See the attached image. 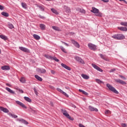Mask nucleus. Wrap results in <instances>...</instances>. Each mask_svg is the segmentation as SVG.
<instances>
[{
  "label": "nucleus",
  "mask_w": 127,
  "mask_h": 127,
  "mask_svg": "<svg viewBox=\"0 0 127 127\" xmlns=\"http://www.w3.org/2000/svg\"><path fill=\"white\" fill-rule=\"evenodd\" d=\"M21 5L23 8H25V9L27 8V5H26V3L22 2Z\"/></svg>",
  "instance_id": "473e14b6"
},
{
  "label": "nucleus",
  "mask_w": 127,
  "mask_h": 127,
  "mask_svg": "<svg viewBox=\"0 0 127 127\" xmlns=\"http://www.w3.org/2000/svg\"><path fill=\"white\" fill-rule=\"evenodd\" d=\"M5 90H6V91H7V92H8L10 94H12L13 95H14L15 94V92L13 91V90H11L10 88L8 87H6Z\"/></svg>",
  "instance_id": "2eb2a0df"
},
{
  "label": "nucleus",
  "mask_w": 127,
  "mask_h": 127,
  "mask_svg": "<svg viewBox=\"0 0 127 127\" xmlns=\"http://www.w3.org/2000/svg\"><path fill=\"white\" fill-rule=\"evenodd\" d=\"M1 14H2V15H3V16H5V17H8V16H9V14H8V13L4 11L2 12L1 13Z\"/></svg>",
  "instance_id": "412c9836"
},
{
  "label": "nucleus",
  "mask_w": 127,
  "mask_h": 127,
  "mask_svg": "<svg viewBox=\"0 0 127 127\" xmlns=\"http://www.w3.org/2000/svg\"><path fill=\"white\" fill-rule=\"evenodd\" d=\"M112 38L116 40H123L125 38V36L123 34H117L112 36Z\"/></svg>",
  "instance_id": "f03ea898"
},
{
  "label": "nucleus",
  "mask_w": 127,
  "mask_h": 127,
  "mask_svg": "<svg viewBox=\"0 0 127 127\" xmlns=\"http://www.w3.org/2000/svg\"><path fill=\"white\" fill-rule=\"evenodd\" d=\"M37 7L39 8L40 10H41L42 11H44V6L37 5Z\"/></svg>",
  "instance_id": "bb28decb"
},
{
  "label": "nucleus",
  "mask_w": 127,
  "mask_h": 127,
  "mask_svg": "<svg viewBox=\"0 0 127 127\" xmlns=\"http://www.w3.org/2000/svg\"><path fill=\"white\" fill-rule=\"evenodd\" d=\"M15 103H16L17 105H19V106L22 107V108H23V109H27V107L25 106V105H24V104L22 103L21 102L19 101H16Z\"/></svg>",
  "instance_id": "9d476101"
},
{
  "label": "nucleus",
  "mask_w": 127,
  "mask_h": 127,
  "mask_svg": "<svg viewBox=\"0 0 127 127\" xmlns=\"http://www.w3.org/2000/svg\"><path fill=\"white\" fill-rule=\"evenodd\" d=\"M61 112L63 113L64 116H65L66 118L70 120V121H74V119H73L70 115H69V114H68V112H67V111L65 110L61 109Z\"/></svg>",
  "instance_id": "20e7f679"
},
{
  "label": "nucleus",
  "mask_w": 127,
  "mask_h": 127,
  "mask_svg": "<svg viewBox=\"0 0 127 127\" xmlns=\"http://www.w3.org/2000/svg\"><path fill=\"white\" fill-rule=\"evenodd\" d=\"M33 37L36 40H39V39H40V36H39L38 35H37V34H34Z\"/></svg>",
  "instance_id": "a878e982"
},
{
  "label": "nucleus",
  "mask_w": 127,
  "mask_h": 127,
  "mask_svg": "<svg viewBox=\"0 0 127 127\" xmlns=\"http://www.w3.org/2000/svg\"><path fill=\"white\" fill-rule=\"evenodd\" d=\"M45 57L47 58V59H50L51 60H52V59L53 58V57L49 55H45Z\"/></svg>",
  "instance_id": "c85d7f7f"
},
{
  "label": "nucleus",
  "mask_w": 127,
  "mask_h": 127,
  "mask_svg": "<svg viewBox=\"0 0 127 127\" xmlns=\"http://www.w3.org/2000/svg\"><path fill=\"white\" fill-rule=\"evenodd\" d=\"M120 1H124L126 4H127V1L126 0H119Z\"/></svg>",
  "instance_id": "603ef678"
},
{
  "label": "nucleus",
  "mask_w": 127,
  "mask_h": 127,
  "mask_svg": "<svg viewBox=\"0 0 127 127\" xmlns=\"http://www.w3.org/2000/svg\"><path fill=\"white\" fill-rule=\"evenodd\" d=\"M34 91L35 94L37 96L38 95V92H37V90H36V89L35 88H34Z\"/></svg>",
  "instance_id": "37998d69"
},
{
  "label": "nucleus",
  "mask_w": 127,
  "mask_h": 127,
  "mask_svg": "<svg viewBox=\"0 0 127 127\" xmlns=\"http://www.w3.org/2000/svg\"><path fill=\"white\" fill-rule=\"evenodd\" d=\"M1 53V51H0V54Z\"/></svg>",
  "instance_id": "0e129e2a"
},
{
  "label": "nucleus",
  "mask_w": 127,
  "mask_h": 127,
  "mask_svg": "<svg viewBox=\"0 0 127 127\" xmlns=\"http://www.w3.org/2000/svg\"><path fill=\"white\" fill-rule=\"evenodd\" d=\"M3 8H4V7L3 6L0 5V10H3Z\"/></svg>",
  "instance_id": "09e8293b"
},
{
  "label": "nucleus",
  "mask_w": 127,
  "mask_h": 127,
  "mask_svg": "<svg viewBox=\"0 0 127 127\" xmlns=\"http://www.w3.org/2000/svg\"><path fill=\"white\" fill-rule=\"evenodd\" d=\"M104 2H109V0H101Z\"/></svg>",
  "instance_id": "4d7b16f0"
},
{
  "label": "nucleus",
  "mask_w": 127,
  "mask_h": 127,
  "mask_svg": "<svg viewBox=\"0 0 127 127\" xmlns=\"http://www.w3.org/2000/svg\"><path fill=\"white\" fill-rule=\"evenodd\" d=\"M24 99L26 102H28V103L31 102V99L29 97H27L26 96H25L24 97Z\"/></svg>",
  "instance_id": "cd10ccee"
},
{
  "label": "nucleus",
  "mask_w": 127,
  "mask_h": 127,
  "mask_svg": "<svg viewBox=\"0 0 127 127\" xmlns=\"http://www.w3.org/2000/svg\"><path fill=\"white\" fill-rule=\"evenodd\" d=\"M19 49H20V50L21 51H23V52H29V50L23 47H19Z\"/></svg>",
  "instance_id": "f8f14e48"
},
{
  "label": "nucleus",
  "mask_w": 127,
  "mask_h": 127,
  "mask_svg": "<svg viewBox=\"0 0 127 127\" xmlns=\"http://www.w3.org/2000/svg\"><path fill=\"white\" fill-rule=\"evenodd\" d=\"M61 42L64 44L65 46H67V47L69 46V44H67L66 43H65L64 42H63V41H61Z\"/></svg>",
  "instance_id": "a18cd8bd"
},
{
  "label": "nucleus",
  "mask_w": 127,
  "mask_h": 127,
  "mask_svg": "<svg viewBox=\"0 0 127 127\" xmlns=\"http://www.w3.org/2000/svg\"><path fill=\"white\" fill-rule=\"evenodd\" d=\"M29 111L30 112L33 113V114H36V110L32 109L31 107H30Z\"/></svg>",
  "instance_id": "2f4dec72"
},
{
  "label": "nucleus",
  "mask_w": 127,
  "mask_h": 127,
  "mask_svg": "<svg viewBox=\"0 0 127 127\" xmlns=\"http://www.w3.org/2000/svg\"><path fill=\"white\" fill-rule=\"evenodd\" d=\"M118 29L121 31H127V28L126 27H118Z\"/></svg>",
  "instance_id": "a211bd4d"
},
{
  "label": "nucleus",
  "mask_w": 127,
  "mask_h": 127,
  "mask_svg": "<svg viewBox=\"0 0 127 127\" xmlns=\"http://www.w3.org/2000/svg\"><path fill=\"white\" fill-rule=\"evenodd\" d=\"M115 82L119 84H121V85H127V82L124 81V80L121 79H115Z\"/></svg>",
  "instance_id": "1a4fd4ad"
},
{
  "label": "nucleus",
  "mask_w": 127,
  "mask_h": 127,
  "mask_svg": "<svg viewBox=\"0 0 127 127\" xmlns=\"http://www.w3.org/2000/svg\"><path fill=\"white\" fill-rule=\"evenodd\" d=\"M19 122H21L22 124H24V125H28V123L27 121H25L24 119H20L18 120Z\"/></svg>",
  "instance_id": "6ab92c4d"
},
{
  "label": "nucleus",
  "mask_w": 127,
  "mask_h": 127,
  "mask_svg": "<svg viewBox=\"0 0 127 127\" xmlns=\"http://www.w3.org/2000/svg\"><path fill=\"white\" fill-rule=\"evenodd\" d=\"M88 109H89V110H90V111L91 112H98L99 111L98 109L95 108H94V107L91 106H89L88 107Z\"/></svg>",
  "instance_id": "9b49d317"
},
{
  "label": "nucleus",
  "mask_w": 127,
  "mask_h": 127,
  "mask_svg": "<svg viewBox=\"0 0 127 127\" xmlns=\"http://www.w3.org/2000/svg\"><path fill=\"white\" fill-rule=\"evenodd\" d=\"M92 66L94 68V69H96L97 71H99V72H103V69H102L100 67H99L98 65H96L95 64H92Z\"/></svg>",
  "instance_id": "6e6552de"
},
{
  "label": "nucleus",
  "mask_w": 127,
  "mask_h": 127,
  "mask_svg": "<svg viewBox=\"0 0 127 127\" xmlns=\"http://www.w3.org/2000/svg\"><path fill=\"white\" fill-rule=\"evenodd\" d=\"M64 7L66 9V10H65L66 12H67V13L70 12L71 9H70L69 7L66 6H64Z\"/></svg>",
  "instance_id": "c756f323"
},
{
  "label": "nucleus",
  "mask_w": 127,
  "mask_h": 127,
  "mask_svg": "<svg viewBox=\"0 0 127 127\" xmlns=\"http://www.w3.org/2000/svg\"><path fill=\"white\" fill-rule=\"evenodd\" d=\"M65 89H69V88H68V87H65Z\"/></svg>",
  "instance_id": "69168bd1"
},
{
  "label": "nucleus",
  "mask_w": 127,
  "mask_h": 127,
  "mask_svg": "<svg viewBox=\"0 0 127 127\" xmlns=\"http://www.w3.org/2000/svg\"><path fill=\"white\" fill-rule=\"evenodd\" d=\"M95 81H96L97 83H98V84H102V83H103V82L102 81V80H100L99 79H96Z\"/></svg>",
  "instance_id": "4c0bfd02"
},
{
  "label": "nucleus",
  "mask_w": 127,
  "mask_h": 127,
  "mask_svg": "<svg viewBox=\"0 0 127 127\" xmlns=\"http://www.w3.org/2000/svg\"><path fill=\"white\" fill-rule=\"evenodd\" d=\"M10 116L12 117V118H14V119H16L17 118V116L13 114H10Z\"/></svg>",
  "instance_id": "ea45409f"
},
{
  "label": "nucleus",
  "mask_w": 127,
  "mask_h": 127,
  "mask_svg": "<svg viewBox=\"0 0 127 127\" xmlns=\"http://www.w3.org/2000/svg\"><path fill=\"white\" fill-rule=\"evenodd\" d=\"M81 77H82V78L83 79H85V80H88V79H89L90 77L86 74H81Z\"/></svg>",
  "instance_id": "5701e85b"
},
{
  "label": "nucleus",
  "mask_w": 127,
  "mask_h": 127,
  "mask_svg": "<svg viewBox=\"0 0 127 127\" xmlns=\"http://www.w3.org/2000/svg\"><path fill=\"white\" fill-rule=\"evenodd\" d=\"M53 29H54V30H56L57 31H59L60 30V28L58 27H56L55 26H53L52 27Z\"/></svg>",
  "instance_id": "7c9ffc66"
},
{
  "label": "nucleus",
  "mask_w": 127,
  "mask_h": 127,
  "mask_svg": "<svg viewBox=\"0 0 127 127\" xmlns=\"http://www.w3.org/2000/svg\"><path fill=\"white\" fill-rule=\"evenodd\" d=\"M48 0V1H49V0Z\"/></svg>",
  "instance_id": "338daca9"
},
{
  "label": "nucleus",
  "mask_w": 127,
  "mask_h": 127,
  "mask_svg": "<svg viewBox=\"0 0 127 127\" xmlns=\"http://www.w3.org/2000/svg\"><path fill=\"white\" fill-rule=\"evenodd\" d=\"M99 56L101 57L102 59H103V60H105V61H108V59H107V57L105 55L100 54Z\"/></svg>",
  "instance_id": "dca6fc26"
},
{
  "label": "nucleus",
  "mask_w": 127,
  "mask_h": 127,
  "mask_svg": "<svg viewBox=\"0 0 127 127\" xmlns=\"http://www.w3.org/2000/svg\"><path fill=\"white\" fill-rule=\"evenodd\" d=\"M119 77L122 78V79H123V80H127V78H126V77L124 76L123 75H119Z\"/></svg>",
  "instance_id": "79ce46f5"
},
{
  "label": "nucleus",
  "mask_w": 127,
  "mask_h": 127,
  "mask_svg": "<svg viewBox=\"0 0 127 127\" xmlns=\"http://www.w3.org/2000/svg\"><path fill=\"white\" fill-rule=\"evenodd\" d=\"M57 91H58V92H60V93H62V94H63V92H64V91H63V90H62L61 89H60L59 88H57Z\"/></svg>",
  "instance_id": "a19ab883"
},
{
  "label": "nucleus",
  "mask_w": 127,
  "mask_h": 127,
  "mask_svg": "<svg viewBox=\"0 0 127 127\" xmlns=\"http://www.w3.org/2000/svg\"><path fill=\"white\" fill-rule=\"evenodd\" d=\"M39 17H40V18H42V19H44V18H45V17L41 16V15H39Z\"/></svg>",
  "instance_id": "8fccbe9b"
},
{
  "label": "nucleus",
  "mask_w": 127,
  "mask_h": 127,
  "mask_svg": "<svg viewBox=\"0 0 127 127\" xmlns=\"http://www.w3.org/2000/svg\"><path fill=\"white\" fill-rule=\"evenodd\" d=\"M106 87H107V88H108V89L113 93L117 94H119V91L117 90V89H116V88H115V87H114L111 84L107 83L106 84Z\"/></svg>",
  "instance_id": "7ed1b4c3"
},
{
  "label": "nucleus",
  "mask_w": 127,
  "mask_h": 127,
  "mask_svg": "<svg viewBox=\"0 0 127 127\" xmlns=\"http://www.w3.org/2000/svg\"><path fill=\"white\" fill-rule=\"evenodd\" d=\"M40 27L42 30H44L46 26L44 25V24H40Z\"/></svg>",
  "instance_id": "393cba45"
},
{
  "label": "nucleus",
  "mask_w": 127,
  "mask_h": 127,
  "mask_svg": "<svg viewBox=\"0 0 127 127\" xmlns=\"http://www.w3.org/2000/svg\"><path fill=\"white\" fill-rule=\"evenodd\" d=\"M80 12H82V13H85V12H86V11L84 9H81V10H80Z\"/></svg>",
  "instance_id": "5fc2aeb1"
},
{
  "label": "nucleus",
  "mask_w": 127,
  "mask_h": 127,
  "mask_svg": "<svg viewBox=\"0 0 127 127\" xmlns=\"http://www.w3.org/2000/svg\"><path fill=\"white\" fill-rule=\"evenodd\" d=\"M71 41L72 44L76 47V48H80V44L77 42V41H75L74 40L71 39Z\"/></svg>",
  "instance_id": "0eeeda50"
},
{
  "label": "nucleus",
  "mask_w": 127,
  "mask_h": 127,
  "mask_svg": "<svg viewBox=\"0 0 127 127\" xmlns=\"http://www.w3.org/2000/svg\"><path fill=\"white\" fill-rule=\"evenodd\" d=\"M60 49H61L62 51H63V52H64V53H67L66 50H65V48H64V47H63V46H60Z\"/></svg>",
  "instance_id": "c9c22d12"
},
{
  "label": "nucleus",
  "mask_w": 127,
  "mask_h": 127,
  "mask_svg": "<svg viewBox=\"0 0 127 127\" xmlns=\"http://www.w3.org/2000/svg\"><path fill=\"white\" fill-rule=\"evenodd\" d=\"M79 92H80V93H82L84 92V90H82V89H79L78 90Z\"/></svg>",
  "instance_id": "052dcab7"
},
{
  "label": "nucleus",
  "mask_w": 127,
  "mask_h": 127,
  "mask_svg": "<svg viewBox=\"0 0 127 127\" xmlns=\"http://www.w3.org/2000/svg\"><path fill=\"white\" fill-rule=\"evenodd\" d=\"M51 11H52V12H53V13H55V14H59V13L58 12L57 10H56L55 9L53 8L51 9Z\"/></svg>",
  "instance_id": "72a5a7b5"
},
{
  "label": "nucleus",
  "mask_w": 127,
  "mask_h": 127,
  "mask_svg": "<svg viewBox=\"0 0 127 127\" xmlns=\"http://www.w3.org/2000/svg\"><path fill=\"white\" fill-rule=\"evenodd\" d=\"M72 108H76V106L75 105H72Z\"/></svg>",
  "instance_id": "e2e57ef3"
},
{
  "label": "nucleus",
  "mask_w": 127,
  "mask_h": 127,
  "mask_svg": "<svg viewBox=\"0 0 127 127\" xmlns=\"http://www.w3.org/2000/svg\"><path fill=\"white\" fill-rule=\"evenodd\" d=\"M115 71H116V68H113L111 69L109 72L110 73H113V72H115Z\"/></svg>",
  "instance_id": "c03bdc74"
},
{
  "label": "nucleus",
  "mask_w": 127,
  "mask_h": 127,
  "mask_svg": "<svg viewBox=\"0 0 127 127\" xmlns=\"http://www.w3.org/2000/svg\"><path fill=\"white\" fill-rule=\"evenodd\" d=\"M61 66L64 68L65 69H66V70H68V71H71V67L68 66L67 65L64 64H61Z\"/></svg>",
  "instance_id": "ddd939ff"
},
{
  "label": "nucleus",
  "mask_w": 127,
  "mask_h": 127,
  "mask_svg": "<svg viewBox=\"0 0 127 127\" xmlns=\"http://www.w3.org/2000/svg\"><path fill=\"white\" fill-rule=\"evenodd\" d=\"M50 106H51L52 107H53V106H54L53 103H52V102H50Z\"/></svg>",
  "instance_id": "680f3d73"
},
{
  "label": "nucleus",
  "mask_w": 127,
  "mask_h": 127,
  "mask_svg": "<svg viewBox=\"0 0 127 127\" xmlns=\"http://www.w3.org/2000/svg\"><path fill=\"white\" fill-rule=\"evenodd\" d=\"M105 114H111V111L110 110H106L105 111Z\"/></svg>",
  "instance_id": "de8ad7c7"
},
{
  "label": "nucleus",
  "mask_w": 127,
  "mask_h": 127,
  "mask_svg": "<svg viewBox=\"0 0 127 127\" xmlns=\"http://www.w3.org/2000/svg\"><path fill=\"white\" fill-rule=\"evenodd\" d=\"M8 25L9 28H10V29H12V28H14L13 25H12V24H11L10 23H8Z\"/></svg>",
  "instance_id": "f704fd0d"
},
{
  "label": "nucleus",
  "mask_w": 127,
  "mask_h": 127,
  "mask_svg": "<svg viewBox=\"0 0 127 127\" xmlns=\"http://www.w3.org/2000/svg\"><path fill=\"white\" fill-rule=\"evenodd\" d=\"M0 110L2 111V112H3V113H8V112H9L8 109L3 107H0Z\"/></svg>",
  "instance_id": "4468645a"
},
{
  "label": "nucleus",
  "mask_w": 127,
  "mask_h": 127,
  "mask_svg": "<svg viewBox=\"0 0 127 127\" xmlns=\"http://www.w3.org/2000/svg\"><path fill=\"white\" fill-rule=\"evenodd\" d=\"M38 71L42 74H45L46 73V70L44 68H38Z\"/></svg>",
  "instance_id": "f3484780"
},
{
  "label": "nucleus",
  "mask_w": 127,
  "mask_h": 127,
  "mask_svg": "<svg viewBox=\"0 0 127 127\" xmlns=\"http://www.w3.org/2000/svg\"><path fill=\"white\" fill-rule=\"evenodd\" d=\"M121 126L123 127H127V124H126L125 123H123V124H122Z\"/></svg>",
  "instance_id": "864d4df0"
},
{
  "label": "nucleus",
  "mask_w": 127,
  "mask_h": 127,
  "mask_svg": "<svg viewBox=\"0 0 127 127\" xmlns=\"http://www.w3.org/2000/svg\"><path fill=\"white\" fill-rule=\"evenodd\" d=\"M51 72L52 74H55V71H54L53 70H51Z\"/></svg>",
  "instance_id": "13d9d810"
},
{
  "label": "nucleus",
  "mask_w": 127,
  "mask_h": 127,
  "mask_svg": "<svg viewBox=\"0 0 127 127\" xmlns=\"http://www.w3.org/2000/svg\"><path fill=\"white\" fill-rule=\"evenodd\" d=\"M18 91H19V92H20V93H21V94H23V90H22V89H19Z\"/></svg>",
  "instance_id": "6e6d98bb"
},
{
  "label": "nucleus",
  "mask_w": 127,
  "mask_h": 127,
  "mask_svg": "<svg viewBox=\"0 0 127 127\" xmlns=\"http://www.w3.org/2000/svg\"><path fill=\"white\" fill-rule=\"evenodd\" d=\"M82 94H83L84 95H85V96H88V93L85 91H83V92H82Z\"/></svg>",
  "instance_id": "3c124183"
},
{
  "label": "nucleus",
  "mask_w": 127,
  "mask_h": 127,
  "mask_svg": "<svg viewBox=\"0 0 127 127\" xmlns=\"http://www.w3.org/2000/svg\"><path fill=\"white\" fill-rule=\"evenodd\" d=\"M63 94L64 95V96H65V97H69V95H68V94H67V93H66L65 92H63Z\"/></svg>",
  "instance_id": "49530a36"
},
{
  "label": "nucleus",
  "mask_w": 127,
  "mask_h": 127,
  "mask_svg": "<svg viewBox=\"0 0 127 127\" xmlns=\"http://www.w3.org/2000/svg\"><path fill=\"white\" fill-rule=\"evenodd\" d=\"M6 86L8 87H11V85L9 84V83H6Z\"/></svg>",
  "instance_id": "bf43d9fd"
},
{
  "label": "nucleus",
  "mask_w": 127,
  "mask_h": 127,
  "mask_svg": "<svg viewBox=\"0 0 127 127\" xmlns=\"http://www.w3.org/2000/svg\"><path fill=\"white\" fill-rule=\"evenodd\" d=\"M74 59L75 60H76V61H78V62H79L81 64H85V62H84V60H83V59H82L79 57H75Z\"/></svg>",
  "instance_id": "423d86ee"
},
{
  "label": "nucleus",
  "mask_w": 127,
  "mask_h": 127,
  "mask_svg": "<svg viewBox=\"0 0 127 127\" xmlns=\"http://www.w3.org/2000/svg\"><path fill=\"white\" fill-rule=\"evenodd\" d=\"M52 60H55L56 62H59V60L58 59H57L56 57H53V59Z\"/></svg>",
  "instance_id": "58836bf2"
},
{
  "label": "nucleus",
  "mask_w": 127,
  "mask_h": 127,
  "mask_svg": "<svg viewBox=\"0 0 127 127\" xmlns=\"http://www.w3.org/2000/svg\"><path fill=\"white\" fill-rule=\"evenodd\" d=\"M20 82H21V83H25V78H24L23 77H22L20 79Z\"/></svg>",
  "instance_id": "e433bc0d"
},
{
  "label": "nucleus",
  "mask_w": 127,
  "mask_h": 127,
  "mask_svg": "<svg viewBox=\"0 0 127 127\" xmlns=\"http://www.w3.org/2000/svg\"><path fill=\"white\" fill-rule=\"evenodd\" d=\"M88 46L91 50H93V51L97 50V46H96V45L93 44L92 43H89L88 44Z\"/></svg>",
  "instance_id": "39448f33"
},
{
  "label": "nucleus",
  "mask_w": 127,
  "mask_h": 127,
  "mask_svg": "<svg viewBox=\"0 0 127 127\" xmlns=\"http://www.w3.org/2000/svg\"><path fill=\"white\" fill-rule=\"evenodd\" d=\"M92 10H90L91 12H92L93 13H95L96 16H99L100 17H101V16H103V13L99 10V9H97V8L95 7H92Z\"/></svg>",
  "instance_id": "f257e3e1"
},
{
  "label": "nucleus",
  "mask_w": 127,
  "mask_h": 127,
  "mask_svg": "<svg viewBox=\"0 0 127 127\" xmlns=\"http://www.w3.org/2000/svg\"><path fill=\"white\" fill-rule=\"evenodd\" d=\"M1 69L2 70H9L10 68L8 65H4L1 67Z\"/></svg>",
  "instance_id": "4be33fe9"
},
{
  "label": "nucleus",
  "mask_w": 127,
  "mask_h": 127,
  "mask_svg": "<svg viewBox=\"0 0 127 127\" xmlns=\"http://www.w3.org/2000/svg\"><path fill=\"white\" fill-rule=\"evenodd\" d=\"M35 78H36V79H37V80H38V81H40V82H42V81L43 80L42 78H41L40 76H39L37 74L35 75Z\"/></svg>",
  "instance_id": "aec40b11"
},
{
  "label": "nucleus",
  "mask_w": 127,
  "mask_h": 127,
  "mask_svg": "<svg viewBox=\"0 0 127 127\" xmlns=\"http://www.w3.org/2000/svg\"><path fill=\"white\" fill-rule=\"evenodd\" d=\"M0 38L3 39V40H7V37L6 36H4L3 35H0Z\"/></svg>",
  "instance_id": "b1692460"
}]
</instances>
